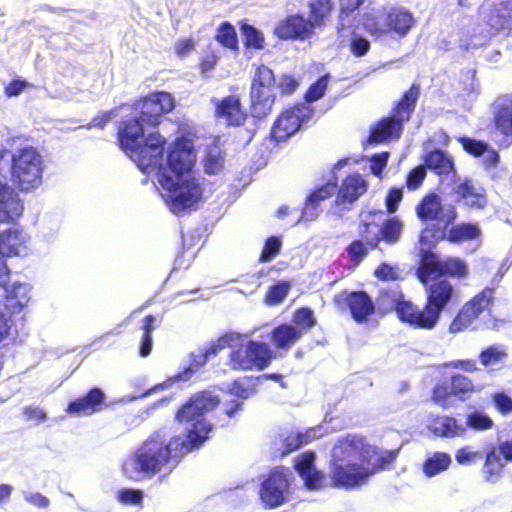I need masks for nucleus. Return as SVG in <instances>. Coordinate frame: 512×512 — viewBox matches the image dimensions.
<instances>
[{
    "label": "nucleus",
    "mask_w": 512,
    "mask_h": 512,
    "mask_svg": "<svg viewBox=\"0 0 512 512\" xmlns=\"http://www.w3.org/2000/svg\"><path fill=\"white\" fill-rule=\"evenodd\" d=\"M219 403V398L208 391L192 395L175 414L179 423H191L186 439L173 436L167 440L166 435L160 431L153 432L123 463L125 475L131 480L139 481L154 476L163 467H175L183 455L200 447L208 438L211 425L204 416Z\"/></svg>",
    "instance_id": "nucleus-1"
},
{
    "label": "nucleus",
    "mask_w": 512,
    "mask_h": 512,
    "mask_svg": "<svg viewBox=\"0 0 512 512\" xmlns=\"http://www.w3.org/2000/svg\"><path fill=\"white\" fill-rule=\"evenodd\" d=\"M166 148V138L159 132H150L128 156L142 172L155 173L164 191L165 203L174 215L179 216L198 208L204 200L205 189L199 179L187 178L180 183H174L173 177L166 173L163 163Z\"/></svg>",
    "instance_id": "nucleus-2"
},
{
    "label": "nucleus",
    "mask_w": 512,
    "mask_h": 512,
    "mask_svg": "<svg viewBox=\"0 0 512 512\" xmlns=\"http://www.w3.org/2000/svg\"><path fill=\"white\" fill-rule=\"evenodd\" d=\"M419 95L420 85L411 84L394 103L389 114L379 119L371 127L368 141L379 144L398 140L404 131V124L412 118Z\"/></svg>",
    "instance_id": "nucleus-3"
},
{
    "label": "nucleus",
    "mask_w": 512,
    "mask_h": 512,
    "mask_svg": "<svg viewBox=\"0 0 512 512\" xmlns=\"http://www.w3.org/2000/svg\"><path fill=\"white\" fill-rule=\"evenodd\" d=\"M226 346L230 348L229 365L236 371H263L275 358L268 343L233 332H226Z\"/></svg>",
    "instance_id": "nucleus-4"
},
{
    "label": "nucleus",
    "mask_w": 512,
    "mask_h": 512,
    "mask_svg": "<svg viewBox=\"0 0 512 512\" xmlns=\"http://www.w3.org/2000/svg\"><path fill=\"white\" fill-rule=\"evenodd\" d=\"M416 19L412 12L402 6H381L363 16L362 26L374 39L387 35L404 38L415 27Z\"/></svg>",
    "instance_id": "nucleus-5"
},
{
    "label": "nucleus",
    "mask_w": 512,
    "mask_h": 512,
    "mask_svg": "<svg viewBox=\"0 0 512 512\" xmlns=\"http://www.w3.org/2000/svg\"><path fill=\"white\" fill-rule=\"evenodd\" d=\"M425 303L422 308L414 303L415 329L432 330L442 312L453 299L455 289L448 279H438L426 285Z\"/></svg>",
    "instance_id": "nucleus-6"
},
{
    "label": "nucleus",
    "mask_w": 512,
    "mask_h": 512,
    "mask_svg": "<svg viewBox=\"0 0 512 512\" xmlns=\"http://www.w3.org/2000/svg\"><path fill=\"white\" fill-rule=\"evenodd\" d=\"M43 159L36 148L27 146L17 150L11 158V180L22 192H29L42 183Z\"/></svg>",
    "instance_id": "nucleus-7"
},
{
    "label": "nucleus",
    "mask_w": 512,
    "mask_h": 512,
    "mask_svg": "<svg viewBox=\"0 0 512 512\" xmlns=\"http://www.w3.org/2000/svg\"><path fill=\"white\" fill-rule=\"evenodd\" d=\"M496 291L493 287H485L474 294L458 310L451 320L448 330L457 334L467 329H475V323L483 315H491L496 300Z\"/></svg>",
    "instance_id": "nucleus-8"
},
{
    "label": "nucleus",
    "mask_w": 512,
    "mask_h": 512,
    "mask_svg": "<svg viewBox=\"0 0 512 512\" xmlns=\"http://www.w3.org/2000/svg\"><path fill=\"white\" fill-rule=\"evenodd\" d=\"M315 110L304 102L290 104L283 108L273 121L269 138L275 144L287 141L314 116Z\"/></svg>",
    "instance_id": "nucleus-9"
},
{
    "label": "nucleus",
    "mask_w": 512,
    "mask_h": 512,
    "mask_svg": "<svg viewBox=\"0 0 512 512\" xmlns=\"http://www.w3.org/2000/svg\"><path fill=\"white\" fill-rule=\"evenodd\" d=\"M175 108L174 96L166 91H153L136 98L130 105L131 114L138 117L147 127H157L164 115Z\"/></svg>",
    "instance_id": "nucleus-10"
},
{
    "label": "nucleus",
    "mask_w": 512,
    "mask_h": 512,
    "mask_svg": "<svg viewBox=\"0 0 512 512\" xmlns=\"http://www.w3.org/2000/svg\"><path fill=\"white\" fill-rule=\"evenodd\" d=\"M195 149L191 139L179 136L169 145L166 157V173L173 177L174 183L184 179H198L194 173Z\"/></svg>",
    "instance_id": "nucleus-11"
},
{
    "label": "nucleus",
    "mask_w": 512,
    "mask_h": 512,
    "mask_svg": "<svg viewBox=\"0 0 512 512\" xmlns=\"http://www.w3.org/2000/svg\"><path fill=\"white\" fill-rule=\"evenodd\" d=\"M477 390V386L469 376L452 373L446 380L436 383L432 389L431 399L436 405L448 409L453 404V398L465 402Z\"/></svg>",
    "instance_id": "nucleus-12"
},
{
    "label": "nucleus",
    "mask_w": 512,
    "mask_h": 512,
    "mask_svg": "<svg viewBox=\"0 0 512 512\" xmlns=\"http://www.w3.org/2000/svg\"><path fill=\"white\" fill-rule=\"evenodd\" d=\"M334 306L341 312H348L357 324L367 323L376 313V303L364 290H342L333 296Z\"/></svg>",
    "instance_id": "nucleus-13"
},
{
    "label": "nucleus",
    "mask_w": 512,
    "mask_h": 512,
    "mask_svg": "<svg viewBox=\"0 0 512 512\" xmlns=\"http://www.w3.org/2000/svg\"><path fill=\"white\" fill-rule=\"evenodd\" d=\"M368 473L364 461H329L328 478L330 486L336 489H357L367 484Z\"/></svg>",
    "instance_id": "nucleus-14"
},
{
    "label": "nucleus",
    "mask_w": 512,
    "mask_h": 512,
    "mask_svg": "<svg viewBox=\"0 0 512 512\" xmlns=\"http://www.w3.org/2000/svg\"><path fill=\"white\" fill-rule=\"evenodd\" d=\"M376 311L384 315L395 311L400 322L415 328L414 303L405 299L401 289L384 288L379 290L376 298Z\"/></svg>",
    "instance_id": "nucleus-15"
},
{
    "label": "nucleus",
    "mask_w": 512,
    "mask_h": 512,
    "mask_svg": "<svg viewBox=\"0 0 512 512\" xmlns=\"http://www.w3.org/2000/svg\"><path fill=\"white\" fill-rule=\"evenodd\" d=\"M28 302L25 285L15 284L7 291L3 305L9 315L0 310V347H6L9 340L13 338L14 322L11 316L20 312Z\"/></svg>",
    "instance_id": "nucleus-16"
},
{
    "label": "nucleus",
    "mask_w": 512,
    "mask_h": 512,
    "mask_svg": "<svg viewBox=\"0 0 512 512\" xmlns=\"http://www.w3.org/2000/svg\"><path fill=\"white\" fill-rule=\"evenodd\" d=\"M259 494L267 508L279 507L289 500L290 481L284 467H276L268 474Z\"/></svg>",
    "instance_id": "nucleus-17"
},
{
    "label": "nucleus",
    "mask_w": 512,
    "mask_h": 512,
    "mask_svg": "<svg viewBox=\"0 0 512 512\" xmlns=\"http://www.w3.org/2000/svg\"><path fill=\"white\" fill-rule=\"evenodd\" d=\"M377 453V448L366 443L365 438L357 434H346L339 438L331 450L329 461L352 462L351 459L361 457L364 463Z\"/></svg>",
    "instance_id": "nucleus-18"
},
{
    "label": "nucleus",
    "mask_w": 512,
    "mask_h": 512,
    "mask_svg": "<svg viewBox=\"0 0 512 512\" xmlns=\"http://www.w3.org/2000/svg\"><path fill=\"white\" fill-rule=\"evenodd\" d=\"M416 215L422 222H436L433 228H448L458 216L456 208L450 205L444 209L440 197L435 193L425 195L416 205Z\"/></svg>",
    "instance_id": "nucleus-19"
},
{
    "label": "nucleus",
    "mask_w": 512,
    "mask_h": 512,
    "mask_svg": "<svg viewBox=\"0 0 512 512\" xmlns=\"http://www.w3.org/2000/svg\"><path fill=\"white\" fill-rule=\"evenodd\" d=\"M273 33L280 40L305 41L315 34V29L304 15L294 13L279 20Z\"/></svg>",
    "instance_id": "nucleus-20"
},
{
    "label": "nucleus",
    "mask_w": 512,
    "mask_h": 512,
    "mask_svg": "<svg viewBox=\"0 0 512 512\" xmlns=\"http://www.w3.org/2000/svg\"><path fill=\"white\" fill-rule=\"evenodd\" d=\"M426 232L435 241L446 240L453 244L477 240L481 237V229L477 223L461 222L456 225L451 224L448 228H427Z\"/></svg>",
    "instance_id": "nucleus-21"
},
{
    "label": "nucleus",
    "mask_w": 512,
    "mask_h": 512,
    "mask_svg": "<svg viewBox=\"0 0 512 512\" xmlns=\"http://www.w3.org/2000/svg\"><path fill=\"white\" fill-rule=\"evenodd\" d=\"M337 188L338 178L335 174L325 183L315 186L305 198L299 220H314L320 213L321 202L330 199L336 194Z\"/></svg>",
    "instance_id": "nucleus-22"
},
{
    "label": "nucleus",
    "mask_w": 512,
    "mask_h": 512,
    "mask_svg": "<svg viewBox=\"0 0 512 512\" xmlns=\"http://www.w3.org/2000/svg\"><path fill=\"white\" fill-rule=\"evenodd\" d=\"M145 127L147 125L133 114L119 121L116 132L117 143L127 155L133 153L145 137Z\"/></svg>",
    "instance_id": "nucleus-23"
},
{
    "label": "nucleus",
    "mask_w": 512,
    "mask_h": 512,
    "mask_svg": "<svg viewBox=\"0 0 512 512\" xmlns=\"http://www.w3.org/2000/svg\"><path fill=\"white\" fill-rule=\"evenodd\" d=\"M106 406V396L104 392L98 388L93 387L82 395L69 402L66 412L70 415H93L100 412Z\"/></svg>",
    "instance_id": "nucleus-24"
},
{
    "label": "nucleus",
    "mask_w": 512,
    "mask_h": 512,
    "mask_svg": "<svg viewBox=\"0 0 512 512\" xmlns=\"http://www.w3.org/2000/svg\"><path fill=\"white\" fill-rule=\"evenodd\" d=\"M368 183L359 173H351L346 175L336 191V203L346 204L354 203L358 198L366 193Z\"/></svg>",
    "instance_id": "nucleus-25"
},
{
    "label": "nucleus",
    "mask_w": 512,
    "mask_h": 512,
    "mask_svg": "<svg viewBox=\"0 0 512 512\" xmlns=\"http://www.w3.org/2000/svg\"><path fill=\"white\" fill-rule=\"evenodd\" d=\"M24 244L25 238L21 229L9 228L0 233V277L8 274L4 258L19 255Z\"/></svg>",
    "instance_id": "nucleus-26"
},
{
    "label": "nucleus",
    "mask_w": 512,
    "mask_h": 512,
    "mask_svg": "<svg viewBox=\"0 0 512 512\" xmlns=\"http://www.w3.org/2000/svg\"><path fill=\"white\" fill-rule=\"evenodd\" d=\"M257 392V382L254 376H244L234 380L230 387L229 393L238 398L233 401L231 406L226 408V415L233 416L237 411L242 409L243 401L253 396Z\"/></svg>",
    "instance_id": "nucleus-27"
},
{
    "label": "nucleus",
    "mask_w": 512,
    "mask_h": 512,
    "mask_svg": "<svg viewBox=\"0 0 512 512\" xmlns=\"http://www.w3.org/2000/svg\"><path fill=\"white\" fill-rule=\"evenodd\" d=\"M456 194L464 204L472 209L481 210L487 206L486 191L482 186H477L470 179H464L456 188Z\"/></svg>",
    "instance_id": "nucleus-28"
},
{
    "label": "nucleus",
    "mask_w": 512,
    "mask_h": 512,
    "mask_svg": "<svg viewBox=\"0 0 512 512\" xmlns=\"http://www.w3.org/2000/svg\"><path fill=\"white\" fill-rule=\"evenodd\" d=\"M493 125L503 135H512V97H499L493 105Z\"/></svg>",
    "instance_id": "nucleus-29"
},
{
    "label": "nucleus",
    "mask_w": 512,
    "mask_h": 512,
    "mask_svg": "<svg viewBox=\"0 0 512 512\" xmlns=\"http://www.w3.org/2000/svg\"><path fill=\"white\" fill-rule=\"evenodd\" d=\"M503 460L502 455L498 451V445H489L481 468L485 481L496 483L503 476L505 468Z\"/></svg>",
    "instance_id": "nucleus-30"
},
{
    "label": "nucleus",
    "mask_w": 512,
    "mask_h": 512,
    "mask_svg": "<svg viewBox=\"0 0 512 512\" xmlns=\"http://www.w3.org/2000/svg\"><path fill=\"white\" fill-rule=\"evenodd\" d=\"M424 164L439 176H449L455 173L453 157L439 148H434L425 155Z\"/></svg>",
    "instance_id": "nucleus-31"
},
{
    "label": "nucleus",
    "mask_w": 512,
    "mask_h": 512,
    "mask_svg": "<svg viewBox=\"0 0 512 512\" xmlns=\"http://www.w3.org/2000/svg\"><path fill=\"white\" fill-rule=\"evenodd\" d=\"M301 332L291 323H282L274 327L270 339L278 350L287 351L302 338Z\"/></svg>",
    "instance_id": "nucleus-32"
},
{
    "label": "nucleus",
    "mask_w": 512,
    "mask_h": 512,
    "mask_svg": "<svg viewBox=\"0 0 512 512\" xmlns=\"http://www.w3.org/2000/svg\"><path fill=\"white\" fill-rule=\"evenodd\" d=\"M276 78L273 70L267 65H257L251 79L249 93L275 94L273 89Z\"/></svg>",
    "instance_id": "nucleus-33"
},
{
    "label": "nucleus",
    "mask_w": 512,
    "mask_h": 512,
    "mask_svg": "<svg viewBox=\"0 0 512 512\" xmlns=\"http://www.w3.org/2000/svg\"><path fill=\"white\" fill-rule=\"evenodd\" d=\"M308 17L313 28H322L334 11L333 0H308Z\"/></svg>",
    "instance_id": "nucleus-34"
},
{
    "label": "nucleus",
    "mask_w": 512,
    "mask_h": 512,
    "mask_svg": "<svg viewBox=\"0 0 512 512\" xmlns=\"http://www.w3.org/2000/svg\"><path fill=\"white\" fill-rule=\"evenodd\" d=\"M276 94L249 93V113L256 120L266 119L273 111Z\"/></svg>",
    "instance_id": "nucleus-35"
},
{
    "label": "nucleus",
    "mask_w": 512,
    "mask_h": 512,
    "mask_svg": "<svg viewBox=\"0 0 512 512\" xmlns=\"http://www.w3.org/2000/svg\"><path fill=\"white\" fill-rule=\"evenodd\" d=\"M478 358L488 371L498 370L508 358L507 348L502 344L489 345L480 351Z\"/></svg>",
    "instance_id": "nucleus-36"
},
{
    "label": "nucleus",
    "mask_w": 512,
    "mask_h": 512,
    "mask_svg": "<svg viewBox=\"0 0 512 512\" xmlns=\"http://www.w3.org/2000/svg\"><path fill=\"white\" fill-rule=\"evenodd\" d=\"M452 463L449 453L436 451L428 455L422 463V472L426 477L431 478L448 470Z\"/></svg>",
    "instance_id": "nucleus-37"
},
{
    "label": "nucleus",
    "mask_w": 512,
    "mask_h": 512,
    "mask_svg": "<svg viewBox=\"0 0 512 512\" xmlns=\"http://www.w3.org/2000/svg\"><path fill=\"white\" fill-rule=\"evenodd\" d=\"M308 443V437L299 431H285L278 434L276 444L279 456H286Z\"/></svg>",
    "instance_id": "nucleus-38"
},
{
    "label": "nucleus",
    "mask_w": 512,
    "mask_h": 512,
    "mask_svg": "<svg viewBox=\"0 0 512 512\" xmlns=\"http://www.w3.org/2000/svg\"><path fill=\"white\" fill-rule=\"evenodd\" d=\"M248 118V112L242 106L238 95L226 96V125L240 127Z\"/></svg>",
    "instance_id": "nucleus-39"
},
{
    "label": "nucleus",
    "mask_w": 512,
    "mask_h": 512,
    "mask_svg": "<svg viewBox=\"0 0 512 512\" xmlns=\"http://www.w3.org/2000/svg\"><path fill=\"white\" fill-rule=\"evenodd\" d=\"M404 224L397 216H391L379 225V243L396 244L402 235Z\"/></svg>",
    "instance_id": "nucleus-40"
},
{
    "label": "nucleus",
    "mask_w": 512,
    "mask_h": 512,
    "mask_svg": "<svg viewBox=\"0 0 512 512\" xmlns=\"http://www.w3.org/2000/svg\"><path fill=\"white\" fill-rule=\"evenodd\" d=\"M435 434L443 438L462 437L466 434V427L458 423L453 416H442L434 420Z\"/></svg>",
    "instance_id": "nucleus-41"
},
{
    "label": "nucleus",
    "mask_w": 512,
    "mask_h": 512,
    "mask_svg": "<svg viewBox=\"0 0 512 512\" xmlns=\"http://www.w3.org/2000/svg\"><path fill=\"white\" fill-rule=\"evenodd\" d=\"M420 283L424 286L444 278L443 261L431 259L423 261L416 271Z\"/></svg>",
    "instance_id": "nucleus-42"
},
{
    "label": "nucleus",
    "mask_w": 512,
    "mask_h": 512,
    "mask_svg": "<svg viewBox=\"0 0 512 512\" xmlns=\"http://www.w3.org/2000/svg\"><path fill=\"white\" fill-rule=\"evenodd\" d=\"M243 45L249 50H261L265 47V38L263 33L253 25L246 22L240 23Z\"/></svg>",
    "instance_id": "nucleus-43"
},
{
    "label": "nucleus",
    "mask_w": 512,
    "mask_h": 512,
    "mask_svg": "<svg viewBox=\"0 0 512 512\" xmlns=\"http://www.w3.org/2000/svg\"><path fill=\"white\" fill-rule=\"evenodd\" d=\"M359 239L367 243L372 249L379 246V224L371 220H362L358 225Z\"/></svg>",
    "instance_id": "nucleus-44"
},
{
    "label": "nucleus",
    "mask_w": 512,
    "mask_h": 512,
    "mask_svg": "<svg viewBox=\"0 0 512 512\" xmlns=\"http://www.w3.org/2000/svg\"><path fill=\"white\" fill-rule=\"evenodd\" d=\"M189 360V365L175 375L176 380H189L194 373L199 371L209 361L201 348L197 352L190 353Z\"/></svg>",
    "instance_id": "nucleus-45"
},
{
    "label": "nucleus",
    "mask_w": 512,
    "mask_h": 512,
    "mask_svg": "<svg viewBox=\"0 0 512 512\" xmlns=\"http://www.w3.org/2000/svg\"><path fill=\"white\" fill-rule=\"evenodd\" d=\"M291 324L298 328L303 335L313 328L317 324V321L312 309L309 307H300L294 311Z\"/></svg>",
    "instance_id": "nucleus-46"
},
{
    "label": "nucleus",
    "mask_w": 512,
    "mask_h": 512,
    "mask_svg": "<svg viewBox=\"0 0 512 512\" xmlns=\"http://www.w3.org/2000/svg\"><path fill=\"white\" fill-rule=\"evenodd\" d=\"M464 427L474 431H487L494 427V421L488 414L475 410L466 415Z\"/></svg>",
    "instance_id": "nucleus-47"
},
{
    "label": "nucleus",
    "mask_w": 512,
    "mask_h": 512,
    "mask_svg": "<svg viewBox=\"0 0 512 512\" xmlns=\"http://www.w3.org/2000/svg\"><path fill=\"white\" fill-rule=\"evenodd\" d=\"M370 250H373L372 247L360 239L351 241L346 247L350 264L354 267L359 266L368 256Z\"/></svg>",
    "instance_id": "nucleus-48"
},
{
    "label": "nucleus",
    "mask_w": 512,
    "mask_h": 512,
    "mask_svg": "<svg viewBox=\"0 0 512 512\" xmlns=\"http://www.w3.org/2000/svg\"><path fill=\"white\" fill-rule=\"evenodd\" d=\"M444 276L463 279L468 276L466 262L458 257H448L443 261Z\"/></svg>",
    "instance_id": "nucleus-49"
},
{
    "label": "nucleus",
    "mask_w": 512,
    "mask_h": 512,
    "mask_svg": "<svg viewBox=\"0 0 512 512\" xmlns=\"http://www.w3.org/2000/svg\"><path fill=\"white\" fill-rule=\"evenodd\" d=\"M398 450L385 451L382 454L378 452L372 457L377 456L372 466H366L368 473V479L374 474L387 469L397 458Z\"/></svg>",
    "instance_id": "nucleus-50"
},
{
    "label": "nucleus",
    "mask_w": 512,
    "mask_h": 512,
    "mask_svg": "<svg viewBox=\"0 0 512 512\" xmlns=\"http://www.w3.org/2000/svg\"><path fill=\"white\" fill-rule=\"evenodd\" d=\"M329 83V75L325 74L320 76L314 81L304 93V100L306 104L315 102L322 98L327 90Z\"/></svg>",
    "instance_id": "nucleus-51"
},
{
    "label": "nucleus",
    "mask_w": 512,
    "mask_h": 512,
    "mask_svg": "<svg viewBox=\"0 0 512 512\" xmlns=\"http://www.w3.org/2000/svg\"><path fill=\"white\" fill-rule=\"evenodd\" d=\"M282 248V239L280 236H270L268 237L264 245L261 249L260 255H259V262L266 263L270 262L272 259H274L279 253Z\"/></svg>",
    "instance_id": "nucleus-52"
},
{
    "label": "nucleus",
    "mask_w": 512,
    "mask_h": 512,
    "mask_svg": "<svg viewBox=\"0 0 512 512\" xmlns=\"http://www.w3.org/2000/svg\"><path fill=\"white\" fill-rule=\"evenodd\" d=\"M290 284L288 282H278L268 288L265 293L264 301L268 305L280 304L288 295Z\"/></svg>",
    "instance_id": "nucleus-53"
},
{
    "label": "nucleus",
    "mask_w": 512,
    "mask_h": 512,
    "mask_svg": "<svg viewBox=\"0 0 512 512\" xmlns=\"http://www.w3.org/2000/svg\"><path fill=\"white\" fill-rule=\"evenodd\" d=\"M458 142L462 145L464 151L473 157H480L488 151V143L482 140L461 136Z\"/></svg>",
    "instance_id": "nucleus-54"
},
{
    "label": "nucleus",
    "mask_w": 512,
    "mask_h": 512,
    "mask_svg": "<svg viewBox=\"0 0 512 512\" xmlns=\"http://www.w3.org/2000/svg\"><path fill=\"white\" fill-rule=\"evenodd\" d=\"M371 49L370 41L357 32H352L349 41V50L355 57L365 56Z\"/></svg>",
    "instance_id": "nucleus-55"
},
{
    "label": "nucleus",
    "mask_w": 512,
    "mask_h": 512,
    "mask_svg": "<svg viewBox=\"0 0 512 512\" xmlns=\"http://www.w3.org/2000/svg\"><path fill=\"white\" fill-rule=\"evenodd\" d=\"M482 458V453L479 450H474L472 446L466 445L460 447L455 452V460L459 465L475 464Z\"/></svg>",
    "instance_id": "nucleus-56"
},
{
    "label": "nucleus",
    "mask_w": 512,
    "mask_h": 512,
    "mask_svg": "<svg viewBox=\"0 0 512 512\" xmlns=\"http://www.w3.org/2000/svg\"><path fill=\"white\" fill-rule=\"evenodd\" d=\"M425 167L424 165H418L407 173L405 184L409 190H416L422 185L426 177Z\"/></svg>",
    "instance_id": "nucleus-57"
},
{
    "label": "nucleus",
    "mask_w": 512,
    "mask_h": 512,
    "mask_svg": "<svg viewBox=\"0 0 512 512\" xmlns=\"http://www.w3.org/2000/svg\"><path fill=\"white\" fill-rule=\"evenodd\" d=\"M118 501L127 505H141L143 492L138 489L124 488L118 492Z\"/></svg>",
    "instance_id": "nucleus-58"
},
{
    "label": "nucleus",
    "mask_w": 512,
    "mask_h": 512,
    "mask_svg": "<svg viewBox=\"0 0 512 512\" xmlns=\"http://www.w3.org/2000/svg\"><path fill=\"white\" fill-rule=\"evenodd\" d=\"M374 276L383 282L401 279L400 273L390 264L381 263L374 271Z\"/></svg>",
    "instance_id": "nucleus-59"
},
{
    "label": "nucleus",
    "mask_w": 512,
    "mask_h": 512,
    "mask_svg": "<svg viewBox=\"0 0 512 512\" xmlns=\"http://www.w3.org/2000/svg\"><path fill=\"white\" fill-rule=\"evenodd\" d=\"M496 410L502 415L512 413V398L504 392H496L491 396Z\"/></svg>",
    "instance_id": "nucleus-60"
},
{
    "label": "nucleus",
    "mask_w": 512,
    "mask_h": 512,
    "mask_svg": "<svg viewBox=\"0 0 512 512\" xmlns=\"http://www.w3.org/2000/svg\"><path fill=\"white\" fill-rule=\"evenodd\" d=\"M403 198V189L400 187H392L385 196V206L389 213H394L398 209V204Z\"/></svg>",
    "instance_id": "nucleus-61"
},
{
    "label": "nucleus",
    "mask_w": 512,
    "mask_h": 512,
    "mask_svg": "<svg viewBox=\"0 0 512 512\" xmlns=\"http://www.w3.org/2000/svg\"><path fill=\"white\" fill-rule=\"evenodd\" d=\"M301 477L304 479L307 488L315 490L323 487L325 474L314 468L301 475Z\"/></svg>",
    "instance_id": "nucleus-62"
},
{
    "label": "nucleus",
    "mask_w": 512,
    "mask_h": 512,
    "mask_svg": "<svg viewBox=\"0 0 512 512\" xmlns=\"http://www.w3.org/2000/svg\"><path fill=\"white\" fill-rule=\"evenodd\" d=\"M299 87V81L291 74H282L279 79L278 89L282 95H291Z\"/></svg>",
    "instance_id": "nucleus-63"
},
{
    "label": "nucleus",
    "mask_w": 512,
    "mask_h": 512,
    "mask_svg": "<svg viewBox=\"0 0 512 512\" xmlns=\"http://www.w3.org/2000/svg\"><path fill=\"white\" fill-rule=\"evenodd\" d=\"M30 87L29 82L25 79L14 78L4 88L6 97L11 98L20 95L23 91Z\"/></svg>",
    "instance_id": "nucleus-64"
}]
</instances>
